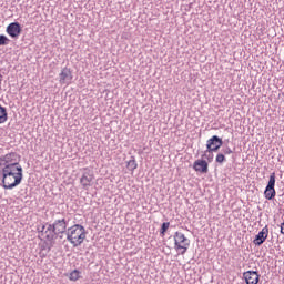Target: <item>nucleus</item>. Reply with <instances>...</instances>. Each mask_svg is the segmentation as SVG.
Segmentation results:
<instances>
[{
    "mask_svg": "<svg viewBox=\"0 0 284 284\" xmlns=\"http://www.w3.org/2000/svg\"><path fill=\"white\" fill-rule=\"evenodd\" d=\"M21 181H23V168L3 166L2 187L4 190H14L17 185H21Z\"/></svg>",
    "mask_w": 284,
    "mask_h": 284,
    "instance_id": "1",
    "label": "nucleus"
},
{
    "mask_svg": "<svg viewBox=\"0 0 284 284\" xmlns=\"http://www.w3.org/2000/svg\"><path fill=\"white\" fill-rule=\"evenodd\" d=\"M85 227L81 224H75L67 230V241L73 245V247H79L85 241Z\"/></svg>",
    "mask_w": 284,
    "mask_h": 284,
    "instance_id": "2",
    "label": "nucleus"
},
{
    "mask_svg": "<svg viewBox=\"0 0 284 284\" xmlns=\"http://www.w3.org/2000/svg\"><path fill=\"white\" fill-rule=\"evenodd\" d=\"M21 168V164H19V154L17 152H10L6 155L0 156V168Z\"/></svg>",
    "mask_w": 284,
    "mask_h": 284,
    "instance_id": "3",
    "label": "nucleus"
},
{
    "mask_svg": "<svg viewBox=\"0 0 284 284\" xmlns=\"http://www.w3.org/2000/svg\"><path fill=\"white\" fill-rule=\"evenodd\" d=\"M40 234L42 236L41 240L49 241L50 243L59 239L57 231H54V226H52V224L50 223H45L44 225L41 226Z\"/></svg>",
    "mask_w": 284,
    "mask_h": 284,
    "instance_id": "4",
    "label": "nucleus"
},
{
    "mask_svg": "<svg viewBox=\"0 0 284 284\" xmlns=\"http://www.w3.org/2000/svg\"><path fill=\"white\" fill-rule=\"evenodd\" d=\"M68 223H70V220L65 219L63 215H58L51 225L53 226L55 234L59 236L60 234H67Z\"/></svg>",
    "mask_w": 284,
    "mask_h": 284,
    "instance_id": "5",
    "label": "nucleus"
},
{
    "mask_svg": "<svg viewBox=\"0 0 284 284\" xmlns=\"http://www.w3.org/2000/svg\"><path fill=\"white\" fill-rule=\"evenodd\" d=\"M276 185V173H271L268 183L264 191V196L267 201H273L276 196V189H274Z\"/></svg>",
    "mask_w": 284,
    "mask_h": 284,
    "instance_id": "6",
    "label": "nucleus"
},
{
    "mask_svg": "<svg viewBox=\"0 0 284 284\" xmlns=\"http://www.w3.org/2000/svg\"><path fill=\"white\" fill-rule=\"evenodd\" d=\"M174 243L176 251L183 250L181 254H185V252H187V247H190V240H187V237H185V234L181 232H175Z\"/></svg>",
    "mask_w": 284,
    "mask_h": 284,
    "instance_id": "7",
    "label": "nucleus"
},
{
    "mask_svg": "<svg viewBox=\"0 0 284 284\" xmlns=\"http://www.w3.org/2000/svg\"><path fill=\"white\" fill-rule=\"evenodd\" d=\"M93 182L94 171L90 169H84L82 176L80 178V184L82 185L83 190H89V187H92Z\"/></svg>",
    "mask_w": 284,
    "mask_h": 284,
    "instance_id": "8",
    "label": "nucleus"
},
{
    "mask_svg": "<svg viewBox=\"0 0 284 284\" xmlns=\"http://www.w3.org/2000/svg\"><path fill=\"white\" fill-rule=\"evenodd\" d=\"M222 145L223 139L219 138V135H213L206 142L207 152H219Z\"/></svg>",
    "mask_w": 284,
    "mask_h": 284,
    "instance_id": "9",
    "label": "nucleus"
},
{
    "mask_svg": "<svg viewBox=\"0 0 284 284\" xmlns=\"http://www.w3.org/2000/svg\"><path fill=\"white\" fill-rule=\"evenodd\" d=\"M243 278L246 284H258L261 275L256 271H246L243 273Z\"/></svg>",
    "mask_w": 284,
    "mask_h": 284,
    "instance_id": "10",
    "label": "nucleus"
},
{
    "mask_svg": "<svg viewBox=\"0 0 284 284\" xmlns=\"http://www.w3.org/2000/svg\"><path fill=\"white\" fill-rule=\"evenodd\" d=\"M7 33L12 39H17V37H19V34H21V24L19 22H11L7 27Z\"/></svg>",
    "mask_w": 284,
    "mask_h": 284,
    "instance_id": "11",
    "label": "nucleus"
},
{
    "mask_svg": "<svg viewBox=\"0 0 284 284\" xmlns=\"http://www.w3.org/2000/svg\"><path fill=\"white\" fill-rule=\"evenodd\" d=\"M268 234H270V229H267V226H264L262 231H260L258 234L253 240L254 245H263L265 241H267Z\"/></svg>",
    "mask_w": 284,
    "mask_h": 284,
    "instance_id": "12",
    "label": "nucleus"
},
{
    "mask_svg": "<svg viewBox=\"0 0 284 284\" xmlns=\"http://www.w3.org/2000/svg\"><path fill=\"white\" fill-rule=\"evenodd\" d=\"M195 172H201L202 174H207L210 164L205 160H196L193 164Z\"/></svg>",
    "mask_w": 284,
    "mask_h": 284,
    "instance_id": "13",
    "label": "nucleus"
},
{
    "mask_svg": "<svg viewBox=\"0 0 284 284\" xmlns=\"http://www.w3.org/2000/svg\"><path fill=\"white\" fill-rule=\"evenodd\" d=\"M59 77L62 84L72 82V71L69 68H63Z\"/></svg>",
    "mask_w": 284,
    "mask_h": 284,
    "instance_id": "14",
    "label": "nucleus"
},
{
    "mask_svg": "<svg viewBox=\"0 0 284 284\" xmlns=\"http://www.w3.org/2000/svg\"><path fill=\"white\" fill-rule=\"evenodd\" d=\"M126 168L130 172H134V170H136V168H139V164L136 163V159L134 156H131V159L129 160Z\"/></svg>",
    "mask_w": 284,
    "mask_h": 284,
    "instance_id": "15",
    "label": "nucleus"
},
{
    "mask_svg": "<svg viewBox=\"0 0 284 284\" xmlns=\"http://www.w3.org/2000/svg\"><path fill=\"white\" fill-rule=\"evenodd\" d=\"M8 121V111L4 106L0 104V123H6Z\"/></svg>",
    "mask_w": 284,
    "mask_h": 284,
    "instance_id": "16",
    "label": "nucleus"
},
{
    "mask_svg": "<svg viewBox=\"0 0 284 284\" xmlns=\"http://www.w3.org/2000/svg\"><path fill=\"white\" fill-rule=\"evenodd\" d=\"M81 278V272H79V270H73L70 275H69V280L77 282Z\"/></svg>",
    "mask_w": 284,
    "mask_h": 284,
    "instance_id": "17",
    "label": "nucleus"
},
{
    "mask_svg": "<svg viewBox=\"0 0 284 284\" xmlns=\"http://www.w3.org/2000/svg\"><path fill=\"white\" fill-rule=\"evenodd\" d=\"M212 152L214 151H206L204 152V154H202V159H206L209 161V163H212L213 159H214V154H212Z\"/></svg>",
    "mask_w": 284,
    "mask_h": 284,
    "instance_id": "18",
    "label": "nucleus"
},
{
    "mask_svg": "<svg viewBox=\"0 0 284 284\" xmlns=\"http://www.w3.org/2000/svg\"><path fill=\"white\" fill-rule=\"evenodd\" d=\"M169 229L170 222H163L161 225L160 234H162V236H165V232H168Z\"/></svg>",
    "mask_w": 284,
    "mask_h": 284,
    "instance_id": "19",
    "label": "nucleus"
},
{
    "mask_svg": "<svg viewBox=\"0 0 284 284\" xmlns=\"http://www.w3.org/2000/svg\"><path fill=\"white\" fill-rule=\"evenodd\" d=\"M8 43H10V39H8V37H6L4 34L0 36V45H8Z\"/></svg>",
    "mask_w": 284,
    "mask_h": 284,
    "instance_id": "20",
    "label": "nucleus"
},
{
    "mask_svg": "<svg viewBox=\"0 0 284 284\" xmlns=\"http://www.w3.org/2000/svg\"><path fill=\"white\" fill-rule=\"evenodd\" d=\"M216 163H225V154L219 153L215 159Z\"/></svg>",
    "mask_w": 284,
    "mask_h": 284,
    "instance_id": "21",
    "label": "nucleus"
},
{
    "mask_svg": "<svg viewBox=\"0 0 284 284\" xmlns=\"http://www.w3.org/2000/svg\"><path fill=\"white\" fill-rule=\"evenodd\" d=\"M223 154H232V149L230 146L223 149Z\"/></svg>",
    "mask_w": 284,
    "mask_h": 284,
    "instance_id": "22",
    "label": "nucleus"
},
{
    "mask_svg": "<svg viewBox=\"0 0 284 284\" xmlns=\"http://www.w3.org/2000/svg\"><path fill=\"white\" fill-rule=\"evenodd\" d=\"M281 234H284V222L281 224Z\"/></svg>",
    "mask_w": 284,
    "mask_h": 284,
    "instance_id": "23",
    "label": "nucleus"
},
{
    "mask_svg": "<svg viewBox=\"0 0 284 284\" xmlns=\"http://www.w3.org/2000/svg\"><path fill=\"white\" fill-rule=\"evenodd\" d=\"M3 81V75L0 73V89H1V82Z\"/></svg>",
    "mask_w": 284,
    "mask_h": 284,
    "instance_id": "24",
    "label": "nucleus"
},
{
    "mask_svg": "<svg viewBox=\"0 0 284 284\" xmlns=\"http://www.w3.org/2000/svg\"><path fill=\"white\" fill-rule=\"evenodd\" d=\"M59 239H63V236L60 235Z\"/></svg>",
    "mask_w": 284,
    "mask_h": 284,
    "instance_id": "25",
    "label": "nucleus"
}]
</instances>
